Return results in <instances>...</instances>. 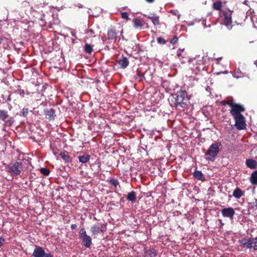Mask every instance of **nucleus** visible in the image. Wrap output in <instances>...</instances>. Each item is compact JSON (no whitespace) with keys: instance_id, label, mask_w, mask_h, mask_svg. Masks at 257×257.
Masks as SVG:
<instances>
[{"instance_id":"obj_1","label":"nucleus","mask_w":257,"mask_h":257,"mask_svg":"<svg viewBox=\"0 0 257 257\" xmlns=\"http://www.w3.org/2000/svg\"><path fill=\"white\" fill-rule=\"evenodd\" d=\"M221 149L222 145L220 143L212 144L205 154L206 159L213 162L216 159L217 155Z\"/></svg>"},{"instance_id":"obj_2","label":"nucleus","mask_w":257,"mask_h":257,"mask_svg":"<svg viewBox=\"0 0 257 257\" xmlns=\"http://www.w3.org/2000/svg\"><path fill=\"white\" fill-rule=\"evenodd\" d=\"M175 96V106L176 107L185 108L187 106V102L189 100L187 92L181 89L177 91Z\"/></svg>"},{"instance_id":"obj_3","label":"nucleus","mask_w":257,"mask_h":257,"mask_svg":"<svg viewBox=\"0 0 257 257\" xmlns=\"http://www.w3.org/2000/svg\"><path fill=\"white\" fill-rule=\"evenodd\" d=\"M226 104L229 105L230 107V113L233 117L242 115L241 112L244 111L245 108L243 105L236 103L230 102L229 100L226 99Z\"/></svg>"},{"instance_id":"obj_4","label":"nucleus","mask_w":257,"mask_h":257,"mask_svg":"<svg viewBox=\"0 0 257 257\" xmlns=\"http://www.w3.org/2000/svg\"><path fill=\"white\" fill-rule=\"evenodd\" d=\"M22 169V163L18 161L11 163L7 167L8 172L11 174V176L20 175Z\"/></svg>"},{"instance_id":"obj_5","label":"nucleus","mask_w":257,"mask_h":257,"mask_svg":"<svg viewBox=\"0 0 257 257\" xmlns=\"http://www.w3.org/2000/svg\"><path fill=\"white\" fill-rule=\"evenodd\" d=\"M32 7L27 1L22 2L18 6L19 15L23 18H25L29 14L31 13Z\"/></svg>"},{"instance_id":"obj_6","label":"nucleus","mask_w":257,"mask_h":257,"mask_svg":"<svg viewBox=\"0 0 257 257\" xmlns=\"http://www.w3.org/2000/svg\"><path fill=\"white\" fill-rule=\"evenodd\" d=\"M0 120L4 121V125L6 126H11L15 122L14 118L9 116L8 112L2 109H0Z\"/></svg>"},{"instance_id":"obj_7","label":"nucleus","mask_w":257,"mask_h":257,"mask_svg":"<svg viewBox=\"0 0 257 257\" xmlns=\"http://www.w3.org/2000/svg\"><path fill=\"white\" fill-rule=\"evenodd\" d=\"M79 238L82 240L83 244L87 248H88L92 244V238L87 235L85 229L82 228L79 231Z\"/></svg>"},{"instance_id":"obj_8","label":"nucleus","mask_w":257,"mask_h":257,"mask_svg":"<svg viewBox=\"0 0 257 257\" xmlns=\"http://www.w3.org/2000/svg\"><path fill=\"white\" fill-rule=\"evenodd\" d=\"M235 120V127L238 130H243L246 129V124L245 117L243 115H239L238 116H236L233 117Z\"/></svg>"},{"instance_id":"obj_9","label":"nucleus","mask_w":257,"mask_h":257,"mask_svg":"<svg viewBox=\"0 0 257 257\" xmlns=\"http://www.w3.org/2000/svg\"><path fill=\"white\" fill-rule=\"evenodd\" d=\"M119 31L115 27H111L107 31V39L111 40H116Z\"/></svg>"},{"instance_id":"obj_10","label":"nucleus","mask_w":257,"mask_h":257,"mask_svg":"<svg viewBox=\"0 0 257 257\" xmlns=\"http://www.w3.org/2000/svg\"><path fill=\"white\" fill-rule=\"evenodd\" d=\"M46 252L43 247L39 246H36L33 252L32 255L34 257H43Z\"/></svg>"},{"instance_id":"obj_11","label":"nucleus","mask_w":257,"mask_h":257,"mask_svg":"<svg viewBox=\"0 0 257 257\" xmlns=\"http://www.w3.org/2000/svg\"><path fill=\"white\" fill-rule=\"evenodd\" d=\"M233 13V11L228 10L227 12L226 11V27H227L228 30H231L232 28L234 26V25H232L230 26L232 22L231 20V15Z\"/></svg>"},{"instance_id":"obj_12","label":"nucleus","mask_w":257,"mask_h":257,"mask_svg":"<svg viewBox=\"0 0 257 257\" xmlns=\"http://www.w3.org/2000/svg\"><path fill=\"white\" fill-rule=\"evenodd\" d=\"M134 27L137 29H141L145 25V21L141 18H135L133 20Z\"/></svg>"},{"instance_id":"obj_13","label":"nucleus","mask_w":257,"mask_h":257,"mask_svg":"<svg viewBox=\"0 0 257 257\" xmlns=\"http://www.w3.org/2000/svg\"><path fill=\"white\" fill-rule=\"evenodd\" d=\"M55 110L53 108H47L44 110V114L46 118L50 120L54 119L55 117Z\"/></svg>"},{"instance_id":"obj_14","label":"nucleus","mask_w":257,"mask_h":257,"mask_svg":"<svg viewBox=\"0 0 257 257\" xmlns=\"http://www.w3.org/2000/svg\"><path fill=\"white\" fill-rule=\"evenodd\" d=\"M251 238H243L239 240L240 243L242 244V247L246 248H252L251 244Z\"/></svg>"},{"instance_id":"obj_15","label":"nucleus","mask_w":257,"mask_h":257,"mask_svg":"<svg viewBox=\"0 0 257 257\" xmlns=\"http://www.w3.org/2000/svg\"><path fill=\"white\" fill-rule=\"evenodd\" d=\"M117 62V64L120 66V67L122 69L126 68L129 64L128 59L124 56H122L121 59L118 60Z\"/></svg>"},{"instance_id":"obj_16","label":"nucleus","mask_w":257,"mask_h":257,"mask_svg":"<svg viewBox=\"0 0 257 257\" xmlns=\"http://www.w3.org/2000/svg\"><path fill=\"white\" fill-rule=\"evenodd\" d=\"M59 155L65 163H69L72 162V158L69 155L68 152L66 151L61 152Z\"/></svg>"},{"instance_id":"obj_17","label":"nucleus","mask_w":257,"mask_h":257,"mask_svg":"<svg viewBox=\"0 0 257 257\" xmlns=\"http://www.w3.org/2000/svg\"><path fill=\"white\" fill-rule=\"evenodd\" d=\"M245 165L251 169H255L257 168V162L252 159H247L245 161Z\"/></svg>"},{"instance_id":"obj_18","label":"nucleus","mask_w":257,"mask_h":257,"mask_svg":"<svg viewBox=\"0 0 257 257\" xmlns=\"http://www.w3.org/2000/svg\"><path fill=\"white\" fill-rule=\"evenodd\" d=\"M92 236H95L100 232H102V230L100 228L99 224L93 225L90 229Z\"/></svg>"},{"instance_id":"obj_19","label":"nucleus","mask_w":257,"mask_h":257,"mask_svg":"<svg viewBox=\"0 0 257 257\" xmlns=\"http://www.w3.org/2000/svg\"><path fill=\"white\" fill-rule=\"evenodd\" d=\"M126 199L128 201L135 202L137 199V194L134 191L129 192L126 196Z\"/></svg>"},{"instance_id":"obj_20","label":"nucleus","mask_w":257,"mask_h":257,"mask_svg":"<svg viewBox=\"0 0 257 257\" xmlns=\"http://www.w3.org/2000/svg\"><path fill=\"white\" fill-rule=\"evenodd\" d=\"M90 156L88 154H84L82 156H78V159L80 162L86 163L90 160Z\"/></svg>"},{"instance_id":"obj_21","label":"nucleus","mask_w":257,"mask_h":257,"mask_svg":"<svg viewBox=\"0 0 257 257\" xmlns=\"http://www.w3.org/2000/svg\"><path fill=\"white\" fill-rule=\"evenodd\" d=\"M243 195V192L239 188H236L233 192V196L236 199H239Z\"/></svg>"},{"instance_id":"obj_22","label":"nucleus","mask_w":257,"mask_h":257,"mask_svg":"<svg viewBox=\"0 0 257 257\" xmlns=\"http://www.w3.org/2000/svg\"><path fill=\"white\" fill-rule=\"evenodd\" d=\"M235 211L233 208L231 207L226 208V217H229L231 220H232Z\"/></svg>"},{"instance_id":"obj_23","label":"nucleus","mask_w":257,"mask_h":257,"mask_svg":"<svg viewBox=\"0 0 257 257\" xmlns=\"http://www.w3.org/2000/svg\"><path fill=\"white\" fill-rule=\"evenodd\" d=\"M157 255V251L154 248L145 251V257H156Z\"/></svg>"},{"instance_id":"obj_24","label":"nucleus","mask_w":257,"mask_h":257,"mask_svg":"<svg viewBox=\"0 0 257 257\" xmlns=\"http://www.w3.org/2000/svg\"><path fill=\"white\" fill-rule=\"evenodd\" d=\"M194 177L198 180L204 181L205 178L201 171L196 170L194 172Z\"/></svg>"},{"instance_id":"obj_25","label":"nucleus","mask_w":257,"mask_h":257,"mask_svg":"<svg viewBox=\"0 0 257 257\" xmlns=\"http://www.w3.org/2000/svg\"><path fill=\"white\" fill-rule=\"evenodd\" d=\"M249 180L252 185H257V170L252 173Z\"/></svg>"},{"instance_id":"obj_26","label":"nucleus","mask_w":257,"mask_h":257,"mask_svg":"<svg viewBox=\"0 0 257 257\" xmlns=\"http://www.w3.org/2000/svg\"><path fill=\"white\" fill-rule=\"evenodd\" d=\"M148 19L151 20L155 25H159L160 24L159 18L158 16H155L154 15L148 16Z\"/></svg>"},{"instance_id":"obj_27","label":"nucleus","mask_w":257,"mask_h":257,"mask_svg":"<svg viewBox=\"0 0 257 257\" xmlns=\"http://www.w3.org/2000/svg\"><path fill=\"white\" fill-rule=\"evenodd\" d=\"M84 51L86 53L90 54L93 51V46L86 43L84 46Z\"/></svg>"},{"instance_id":"obj_28","label":"nucleus","mask_w":257,"mask_h":257,"mask_svg":"<svg viewBox=\"0 0 257 257\" xmlns=\"http://www.w3.org/2000/svg\"><path fill=\"white\" fill-rule=\"evenodd\" d=\"M107 182L110 185L114 187H117L119 184V182L117 179H110L108 180Z\"/></svg>"},{"instance_id":"obj_29","label":"nucleus","mask_w":257,"mask_h":257,"mask_svg":"<svg viewBox=\"0 0 257 257\" xmlns=\"http://www.w3.org/2000/svg\"><path fill=\"white\" fill-rule=\"evenodd\" d=\"M86 36L85 37V39L84 40V41L85 42L86 41V39L88 38L89 37H94V32L92 30H88L86 32Z\"/></svg>"},{"instance_id":"obj_30","label":"nucleus","mask_w":257,"mask_h":257,"mask_svg":"<svg viewBox=\"0 0 257 257\" xmlns=\"http://www.w3.org/2000/svg\"><path fill=\"white\" fill-rule=\"evenodd\" d=\"M222 7V3L219 1L214 3L213 8L214 10L219 11Z\"/></svg>"},{"instance_id":"obj_31","label":"nucleus","mask_w":257,"mask_h":257,"mask_svg":"<svg viewBox=\"0 0 257 257\" xmlns=\"http://www.w3.org/2000/svg\"><path fill=\"white\" fill-rule=\"evenodd\" d=\"M40 171L44 176H48L50 173V170L45 168H41Z\"/></svg>"},{"instance_id":"obj_32","label":"nucleus","mask_w":257,"mask_h":257,"mask_svg":"<svg viewBox=\"0 0 257 257\" xmlns=\"http://www.w3.org/2000/svg\"><path fill=\"white\" fill-rule=\"evenodd\" d=\"M251 244L254 250H257V237L251 238Z\"/></svg>"},{"instance_id":"obj_33","label":"nucleus","mask_w":257,"mask_h":257,"mask_svg":"<svg viewBox=\"0 0 257 257\" xmlns=\"http://www.w3.org/2000/svg\"><path fill=\"white\" fill-rule=\"evenodd\" d=\"M143 77L144 75H142L140 71H137V74L135 76L136 79H138L139 81H141L142 80Z\"/></svg>"},{"instance_id":"obj_34","label":"nucleus","mask_w":257,"mask_h":257,"mask_svg":"<svg viewBox=\"0 0 257 257\" xmlns=\"http://www.w3.org/2000/svg\"><path fill=\"white\" fill-rule=\"evenodd\" d=\"M121 17L123 19H125L126 20L128 21L130 20V19L128 17V13L126 12H123L121 14Z\"/></svg>"},{"instance_id":"obj_35","label":"nucleus","mask_w":257,"mask_h":257,"mask_svg":"<svg viewBox=\"0 0 257 257\" xmlns=\"http://www.w3.org/2000/svg\"><path fill=\"white\" fill-rule=\"evenodd\" d=\"M157 42L160 44H165L166 43V40L162 37H159L157 38Z\"/></svg>"},{"instance_id":"obj_36","label":"nucleus","mask_w":257,"mask_h":257,"mask_svg":"<svg viewBox=\"0 0 257 257\" xmlns=\"http://www.w3.org/2000/svg\"><path fill=\"white\" fill-rule=\"evenodd\" d=\"M178 41V38L177 36H174L173 39L171 41V43H172L173 45L176 44L177 43Z\"/></svg>"},{"instance_id":"obj_37","label":"nucleus","mask_w":257,"mask_h":257,"mask_svg":"<svg viewBox=\"0 0 257 257\" xmlns=\"http://www.w3.org/2000/svg\"><path fill=\"white\" fill-rule=\"evenodd\" d=\"M28 113V108H23L22 110V115L24 116H26Z\"/></svg>"},{"instance_id":"obj_38","label":"nucleus","mask_w":257,"mask_h":257,"mask_svg":"<svg viewBox=\"0 0 257 257\" xmlns=\"http://www.w3.org/2000/svg\"><path fill=\"white\" fill-rule=\"evenodd\" d=\"M43 257H54V256L50 253H46L45 255H44Z\"/></svg>"},{"instance_id":"obj_39","label":"nucleus","mask_w":257,"mask_h":257,"mask_svg":"<svg viewBox=\"0 0 257 257\" xmlns=\"http://www.w3.org/2000/svg\"><path fill=\"white\" fill-rule=\"evenodd\" d=\"M77 228V225L75 224H72L71 225V229L72 230L75 229Z\"/></svg>"},{"instance_id":"obj_40","label":"nucleus","mask_w":257,"mask_h":257,"mask_svg":"<svg viewBox=\"0 0 257 257\" xmlns=\"http://www.w3.org/2000/svg\"><path fill=\"white\" fill-rule=\"evenodd\" d=\"M5 239L2 237H0V247L3 245Z\"/></svg>"},{"instance_id":"obj_41","label":"nucleus","mask_w":257,"mask_h":257,"mask_svg":"<svg viewBox=\"0 0 257 257\" xmlns=\"http://www.w3.org/2000/svg\"><path fill=\"white\" fill-rule=\"evenodd\" d=\"M184 49H179L178 51V52H177V56L178 57H180L181 56V54L180 52H179V51H184Z\"/></svg>"},{"instance_id":"obj_42","label":"nucleus","mask_w":257,"mask_h":257,"mask_svg":"<svg viewBox=\"0 0 257 257\" xmlns=\"http://www.w3.org/2000/svg\"><path fill=\"white\" fill-rule=\"evenodd\" d=\"M221 213H222V214L223 216H225V208H223L221 210Z\"/></svg>"},{"instance_id":"obj_43","label":"nucleus","mask_w":257,"mask_h":257,"mask_svg":"<svg viewBox=\"0 0 257 257\" xmlns=\"http://www.w3.org/2000/svg\"><path fill=\"white\" fill-rule=\"evenodd\" d=\"M146 1L149 3H152L155 1V0H146Z\"/></svg>"},{"instance_id":"obj_44","label":"nucleus","mask_w":257,"mask_h":257,"mask_svg":"<svg viewBox=\"0 0 257 257\" xmlns=\"http://www.w3.org/2000/svg\"><path fill=\"white\" fill-rule=\"evenodd\" d=\"M254 203L255 204V207H256V209H257V199H255V202Z\"/></svg>"},{"instance_id":"obj_45","label":"nucleus","mask_w":257,"mask_h":257,"mask_svg":"<svg viewBox=\"0 0 257 257\" xmlns=\"http://www.w3.org/2000/svg\"><path fill=\"white\" fill-rule=\"evenodd\" d=\"M221 103L222 104V105H225V100H223L221 102Z\"/></svg>"},{"instance_id":"obj_46","label":"nucleus","mask_w":257,"mask_h":257,"mask_svg":"<svg viewBox=\"0 0 257 257\" xmlns=\"http://www.w3.org/2000/svg\"><path fill=\"white\" fill-rule=\"evenodd\" d=\"M247 2H248V1H246V0H245V1H244L243 4H244V5H247Z\"/></svg>"},{"instance_id":"obj_47","label":"nucleus","mask_w":257,"mask_h":257,"mask_svg":"<svg viewBox=\"0 0 257 257\" xmlns=\"http://www.w3.org/2000/svg\"><path fill=\"white\" fill-rule=\"evenodd\" d=\"M2 38L0 37V44L2 43Z\"/></svg>"},{"instance_id":"obj_48","label":"nucleus","mask_w":257,"mask_h":257,"mask_svg":"<svg viewBox=\"0 0 257 257\" xmlns=\"http://www.w3.org/2000/svg\"><path fill=\"white\" fill-rule=\"evenodd\" d=\"M255 64L257 66V61L255 63Z\"/></svg>"},{"instance_id":"obj_49","label":"nucleus","mask_w":257,"mask_h":257,"mask_svg":"<svg viewBox=\"0 0 257 257\" xmlns=\"http://www.w3.org/2000/svg\"><path fill=\"white\" fill-rule=\"evenodd\" d=\"M225 73L226 74L227 73H228V72L227 71H226Z\"/></svg>"}]
</instances>
